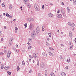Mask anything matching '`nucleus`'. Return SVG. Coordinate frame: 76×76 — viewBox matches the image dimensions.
<instances>
[{"label": "nucleus", "instance_id": "1", "mask_svg": "<svg viewBox=\"0 0 76 76\" xmlns=\"http://www.w3.org/2000/svg\"><path fill=\"white\" fill-rule=\"evenodd\" d=\"M31 37L33 39H35V37H36V34L35 33V30H34L31 34Z\"/></svg>", "mask_w": 76, "mask_h": 76}, {"label": "nucleus", "instance_id": "2", "mask_svg": "<svg viewBox=\"0 0 76 76\" xmlns=\"http://www.w3.org/2000/svg\"><path fill=\"white\" fill-rule=\"evenodd\" d=\"M34 7L37 11H39V6L37 4H34Z\"/></svg>", "mask_w": 76, "mask_h": 76}, {"label": "nucleus", "instance_id": "3", "mask_svg": "<svg viewBox=\"0 0 76 76\" xmlns=\"http://www.w3.org/2000/svg\"><path fill=\"white\" fill-rule=\"evenodd\" d=\"M28 29L30 30V31H32L34 29V24L32 23L30 24Z\"/></svg>", "mask_w": 76, "mask_h": 76}, {"label": "nucleus", "instance_id": "4", "mask_svg": "<svg viewBox=\"0 0 76 76\" xmlns=\"http://www.w3.org/2000/svg\"><path fill=\"white\" fill-rule=\"evenodd\" d=\"M26 20L28 22H31V21H34V18H27Z\"/></svg>", "mask_w": 76, "mask_h": 76}, {"label": "nucleus", "instance_id": "5", "mask_svg": "<svg viewBox=\"0 0 76 76\" xmlns=\"http://www.w3.org/2000/svg\"><path fill=\"white\" fill-rule=\"evenodd\" d=\"M40 30H41V29L39 28V27H38L36 28V32L37 34H39V32H40Z\"/></svg>", "mask_w": 76, "mask_h": 76}, {"label": "nucleus", "instance_id": "6", "mask_svg": "<svg viewBox=\"0 0 76 76\" xmlns=\"http://www.w3.org/2000/svg\"><path fill=\"white\" fill-rule=\"evenodd\" d=\"M33 56L34 57V58H36V57H38V54L36 53H34L33 54Z\"/></svg>", "mask_w": 76, "mask_h": 76}, {"label": "nucleus", "instance_id": "7", "mask_svg": "<svg viewBox=\"0 0 76 76\" xmlns=\"http://www.w3.org/2000/svg\"><path fill=\"white\" fill-rule=\"evenodd\" d=\"M40 67H42V68H44V67L45 65L44 64V63L43 62H41L40 63Z\"/></svg>", "mask_w": 76, "mask_h": 76}, {"label": "nucleus", "instance_id": "8", "mask_svg": "<svg viewBox=\"0 0 76 76\" xmlns=\"http://www.w3.org/2000/svg\"><path fill=\"white\" fill-rule=\"evenodd\" d=\"M57 16L59 18V19H61V18H62L63 16H62V15L61 14H58L57 15Z\"/></svg>", "mask_w": 76, "mask_h": 76}, {"label": "nucleus", "instance_id": "9", "mask_svg": "<svg viewBox=\"0 0 76 76\" xmlns=\"http://www.w3.org/2000/svg\"><path fill=\"white\" fill-rule=\"evenodd\" d=\"M11 54V52H10V50H8L7 53V57L8 58H9L10 57V56Z\"/></svg>", "mask_w": 76, "mask_h": 76}, {"label": "nucleus", "instance_id": "10", "mask_svg": "<svg viewBox=\"0 0 76 76\" xmlns=\"http://www.w3.org/2000/svg\"><path fill=\"white\" fill-rule=\"evenodd\" d=\"M61 13L63 15V16L64 17L66 16V14H65V12H64V10H61Z\"/></svg>", "mask_w": 76, "mask_h": 76}, {"label": "nucleus", "instance_id": "11", "mask_svg": "<svg viewBox=\"0 0 76 76\" xmlns=\"http://www.w3.org/2000/svg\"><path fill=\"white\" fill-rule=\"evenodd\" d=\"M24 3H25V4H29V0H23Z\"/></svg>", "mask_w": 76, "mask_h": 76}, {"label": "nucleus", "instance_id": "12", "mask_svg": "<svg viewBox=\"0 0 76 76\" xmlns=\"http://www.w3.org/2000/svg\"><path fill=\"white\" fill-rule=\"evenodd\" d=\"M28 42H32V38H29L28 39Z\"/></svg>", "mask_w": 76, "mask_h": 76}, {"label": "nucleus", "instance_id": "13", "mask_svg": "<svg viewBox=\"0 0 76 76\" xmlns=\"http://www.w3.org/2000/svg\"><path fill=\"white\" fill-rule=\"evenodd\" d=\"M62 76H66V74L64 72H62L61 73Z\"/></svg>", "mask_w": 76, "mask_h": 76}, {"label": "nucleus", "instance_id": "14", "mask_svg": "<svg viewBox=\"0 0 76 76\" xmlns=\"http://www.w3.org/2000/svg\"><path fill=\"white\" fill-rule=\"evenodd\" d=\"M70 26H71V27H73L74 26H75V24H74V23H71Z\"/></svg>", "mask_w": 76, "mask_h": 76}, {"label": "nucleus", "instance_id": "15", "mask_svg": "<svg viewBox=\"0 0 76 76\" xmlns=\"http://www.w3.org/2000/svg\"><path fill=\"white\" fill-rule=\"evenodd\" d=\"M48 15L50 18H52V17H53V15L51 13H49Z\"/></svg>", "mask_w": 76, "mask_h": 76}, {"label": "nucleus", "instance_id": "16", "mask_svg": "<svg viewBox=\"0 0 76 76\" xmlns=\"http://www.w3.org/2000/svg\"><path fill=\"white\" fill-rule=\"evenodd\" d=\"M42 55L43 56H44L45 57H47V55L46 54V53L45 52H43L42 53Z\"/></svg>", "mask_w": 76, "mask_h": 76}, {"label": "nucleus", "instance_id": "17", "mask_svg": "<svg viewBox=\"0 0 76 76\" xmlns=\"http://www.w3.org/2000/svg\"><path fill=\"white\" fill-rule=\"evenodd\" d=\"M9 68V66H6L4 67V69L5 70H8Z\"/></svg>", "mask_w": 76, "mask_h": 76}, {"label": "nucleus", "instance_id": "18", "mask_svg": "<svg viewBox=\"0 0 76 76\" xmlns=\"http://www.w3.org/2000/svg\"><path fill=\"white\" fill-rule=\"evenodd\" d=\"M73 4L74 5H76V0H73Z\"/></svg>", "mask_w": 76, "mask_h": 76}, {"label": "nucleus", "instance_id": "19", "mask_svg": "<svg viewBox=\"0 0 76 76\" xmlns=\"http://www.w3.org/2000/svg\"><path fill=\"white\" fill-rule=\"evenodd\" d=\"M12 49L15 51H16V52H17V53H18V52H19L18 50L17 49L14 48H13Z\"/></svg>", "mask_w": 76, "mask_h": 76}, {"label": "nucleus", "instance_id": "20", "mask_svg": "<svg viewBox=\"0 0 76 76\" xmlns=\"http://www.w3.org/2000/svg\"><path fill=\"white\" fill-rule=\"evenodd\" d=\"M69 36L70 37H72V31H70L69 32Z\"/></svg>", "mask_w": 76, "mask_h": 76}, {"label": "nucleus", "instance_id": "21", "mask_svg": "<svg viewBox=\"0 0 76 76\" xmlns=\"http://www.w3.org/2000/svg\"><path fill=\"white\" fill-rule=\"evenodd\" d=\"M28 4L27 6L28 8H30V7H31V4H29V2L28 4Z\"/></svg>", "mask_w": 76, "mask_h": 76}, {"label": "nucleus", "instance_id": "22", "mask_svg": "<svg viewBox=\"0 0 76 76\" xmlns=\"http://www.w3.org/2000/svg\"><path fill=\"white\" fill-rule=\"evenodd\" d=\"M37 65L39 66V62L38 60H37Z\"/></svg>", "mask_w": 76, "mask_h": 76}, {"label": "nucleus", "instance_id": "23", "mask_svg": "<svg viewBox=\"0 0 76 76\" xmlns=\"http://www.w3.org/2000/svg\"><path fill=\"white\" fill-rule=\"evenodd\" d=\"M49 55L51 56H53V54L51 53V52H49Z\"/></svg>", "mask_w": 76, "mask_h": 76}, {"label": "nucleus", "instance_id": "24", "mask_svg": "<svg viewBox=\"0 0 76 76\" xmlns=\"http://www.w3.org/2000/svg\"><path fill=\"white\" fill-rule=\"evenodd\" d=\"M1 69H3L4 68V65L3 64H1Z\"/></svg>", "mask_w": 76, "mask_h": 76}, {"label": "nucleus", "instance_id": "25", "mask_svg": "<svg viewBox=\"0 0 76 76\" xmlns=\"http://www.w3.org/2000/svg\"><path fill=\"white\" fill-rule=\"evenodd\" d=\"M12 5L11 4H10V9H12Z\"/></svg>", "mask_w": 76, "mask_h": 76}, {"label": "nucleus", "instance_id": "26", "mask_svg": "<svg viewBox=\"0 0 76 76\" xmlns=\"http://www.w3.org/2000/svg\"><path fill=\"white\" fill-rule=\"evenodd\" d=\"M20 69V68H19V66H17V70L18 71Z\"/></svg>", "mask_w": 76, "mask_h": 76}, {"label": "nucleus", "instance_id": "27", "mask_svg": "<svg viewBox=\"0 0 76 76\" xmlns=\"http://www.w3.org/2000/svg\"><path fill=\"white\" fill-rule=\"evenodd\" d=\"M50 75L51 76H55V75H54V74L53 73V72H51L50 73Z\"/></svg>", "mask_w": 76, "mask_h": 76}, {"label": "nucleus", "instance_id": "28", "mask_svg": "<svg viewBox=\"0 0 76 76\" xmlns=\"http://www.w3.org/2000/svg\"><path fill=\"white\" fill-rule=\"evenodd\" d=\"M73 45H72L70 47V48H69L70 50H72L73 49Z\"/></svg>", "mask_w": 76, "mask_h": 76}, {"label": "nucleus", "instance_id": "29", "mask_svg": "<svg viewBox=\"0 0 76 76\" xmlns=\"http://www.w3.org/2000/svg\"><path fill=\"white\" fill-rule=\"evenodd\" d=\"M70 59H67V62L68 63H69V62H70Z\"/></svg>", "mask_w": 76, "mask_h": 76}, {"label": "nucleus", "instance_id": "30", "mask_svg": "<svg viewBox=\"0 0 76 76\" xmlns=\"http://www.w3.org/2000/svg\"><path fill=\"white\" fill-rule=\"evenodd\" d=\"M48 34L49 36L51 38V34L50 33H49Z\"/></svg>", "mask_w": 76, "mask_h": 76}, {"label": "nucleus", "instance_id": "31", "mask_svg": "<svg viewBox=\"0 0 76 76\" xmlns=\"http://www.w3.org/2000/svg\"><path fill=\"white\" fill-rule=\"evenodd\" d=\"M44 30H45V29H44V26H43L42 27V31H44Z\"/></svg>", "mask_w": 76, "mask_h": 76}, {"label": "nucleus", "instance_id": "32", "mask_svg": "<svg viewBox=\"0 0 76 76\" xmlns=\"http://www.w3.org/2000/svg\"><path fill=\"white\" fill-rule=\"evenodd\" d=\"M46 45H47V46H49V45H50L49 43L46 42Z\"/></svg>", "mask_w": 76, "mask_h": 76}, {"label": "nucleus", "instance_id": "33", "mask_svg": "<svg viewBox=\"0 0 76 76\" xmlns=\"http://www.w3.org/2000/svg\"><path fill=\"white\" fill-rule=\"evenodd\" d=\"M32 71V69H30L29 70V73H31Z\"/></svg>", "mask_w": 76, "mask_h": 76}, {"label": "nucleus", "instance_id": "34", "mask_svg": "<svg viewBox=\"0 0 76 76\" xmlns=\"http://www.w3.org/2000/svg\"><path fill=\"white\" fill-rule=\"evenodd\" d=\"M24 26H25V28H26V27H27L28 26L27 23H25V24H24Z\"/></svg>", "mask_w": 76, "mask_h": 76}, {"label": "nucleus", "instance_id": "35", "mask_svg": "<svg viewBox=\"0 0 76 76\" xmlns=\"http://www.w3.org/2000/svg\"><path fill=\"white\" fill-rule=\"evenodd\" d=\"M7 73L8 75H11V72L9 71H8L7 72Z\"/></svg>", "mask_w": 76, "mask_h": 76}, {"label": "nucleus", "instance_id": "36", "mask_svg": "<svg viewBox=\"0 0 76 76\" xmlns=\"http://www.w3.org/2000/svg\"><path fill=\"white\" fill-rule=\"evenodd\" d=\"M67 10H68V12H70V8L69 7H67Z\"/></svg>", "mask_w": 76, "mask_h": 76}, {"label": "nucleus", "instance_id": "37", "mask_svg": "<svg viewBox=\"0 0 76 76\" xmlns=\"http://www.w3.org/2000/svg\"><path fill=\"white\" fill-rule=\"evenodd\" d=\"M4 6H5V5H4V4H2V7H4Z\"/></svg>", "mask_w": 76, "mask_h": 76}, {"label": "nucleus", "instance_id": "38", "mask_svg": "<svg viewBox=\"0 0 76 76\" xmlns=\"http://www.w3.org/2000/svg\"><path fill=\"white\" fill-rule=\"evenodd\" d=\"M4 54V53H0V55H1V56L3 55Z\"/></svg>", "mask_w": 76, "mask_h": 76}, {"label": "nucleus", "instance_id": "39", "mask_svg": "<svg viewBox=\"0 0 76 76\" xmlns=\"http://www.w3.org/2000/svg\"><path fill=\"white\" fill-rule=\"evenodd\" d=\"M22 64L23 66L25 64V62L24 61H22Z\"/></svg>", "mask_w": 76, "mask_h": 76}, {"label": "nucleus", "instance_id": "40", "mask_svg": "<svg viewBox=\"0 0 76 76\" xmlns=\"http://www.w3.org/2000/svg\"><path fill=\"white\" fill-rule=\"evenodd\" d=\"M9 13H7V14H6V16L7 17H8V16H9Z\"/></svg>", "mask_w": 76, "mask_h": 76}, {"label": "nucleus", "instance_id": "41", "mask_svg": "<svg viewBox=\"0 0 76 76\" xmlns=\"http://www.w3.org/2000/svg\"><path fill=\"white\" fill-rule=\"evenodd\" d=\"M68 25H69V26H70V25L71 24V23L69 22L68 23Z\"/></svg>", "mask_w": 76, "mask_h": 76}, {"label": "nucleus", "instance_id": "42", "mask_svg": "<svg viewBox=\"0 0 76 76\" xmlns=\"http://www.w3.org/2000/svg\"><path fill=\"white\" fill-rule=\"evenodd\" d=\"M31 48H32V46H30L28 48V49H30Z\"/></svg>", "mask_w": 76, "mask_h": 76}, {"label": "nucleus", "instance_id": "43", "mask_svg": "<svg viewBox=\"0 0 76 76\" xmlns=\"http://www.w3.org/2000/svg\"><path fill=\"white\" fill-rule=\"evenodd\" d=\"M29 57H30V58H33V57L31 56H30V55L29 56Z\"/></svg>", "mask_w": 76, "mask_h": 76}, {"label": "nucleus", "instance_id": "44", "mask_svg": "<svg viewBox=\"0 0 76 76\" xmlns=\"http://www.w3.org/2000/svg\"><path fill=\"white\" fill-rule=\"evenodd\" d=\"M15 30H16V31H18V28L17 27H15Z\"/></svg>", "mask_w": 76, "mask_h": 76}, {"label": "nucleus", "instance_id": "45", "mask_svg": "<svg viewBox=\"0 0 76 76\" xmlns=\"http://www.w3.org/2000/svg\"><path fill=\"white\" fill-rule=\"evenodd\" d=\"M42 8L43 9H44V5H42Z\"/></svg>", "mask_w": 76, "mask_h": 76}, {"label": "nucleus", "instance_id": "46", "mask_svg": "<svg viewBox=\"0 0 76 76\" xmlns=\"http://www.w3.org/2000/svg\"><path fill=\"white\" fill-rule=\"evenodd\" d=\"M61 47H64V45H63V44H61Z\"/></svg>", "mask_w": 76, "mask_h": 76}, {"label": "nucleus", "instance_id": "47", "mask_svg": "<svg viewBox=\"0 0 76 76\" xmlns=\"http://www.w3.org/2000/svg\"><path fill=\"white\" fill-rule=\"evenodd\" d=\"M50 50H53V48H49Z\"/></svg>", "mask_w": 76, "mask_h": 76}, {"label": "nucleus", "instance_id": "48", "mask_svg": "<svg viewBox=\"0 0 76 76\" xmlns=\"http://www.w3.org/2000/svg\"><path fill=\"white\" fill-rule=\"evenodd\" d=\"M69 68V67L68 66H66L65 67L66 69H68V68Z\"/></svg>", "mask_w": 76, "mask_h": 76}, {"label": "nucleus", "instance_id": "49", "mask_svg": "<svg viewBox=\"0 0 76 76\" xmlns=\"http://www.w3.org/2000/svg\"><path fill=\"white\" fill-rule=\"evenodd\" d=\"M2 31H0V35H1L2 34Z\"/></svg>", "mask_w": 76, "mask_h": 76}, {"label": "nucleus", "instance_id": "50", "mask_svg": "<svg viewBox=\"0 0 76 76\" xmlns=\"http://www.w3.org/2000/svg\"><path fill=\"white\" fill-rule=\"evenodd\" d=\"M2 16L0 15V18H1V19H2Z\"/></svg>", "mask_w": 76, "mask_h": 76}, {"label": "nucleus", "instance_id": "51", "mask_svg": "<svg viewBox=\"0 0 76 76\" xmlns=\"http://www.w3.org/2000/svg\"><path fill=\"white\" fill-rule=\"evenodd\" d=\"M4 52L5 53H7V50H5L4 51Z\"/></svg>", "mask_w": 76, "mask_h": 76}, {"label": "nucleus", "instance_id": "52", "mask_svg": "<svg viewBox=\"0 0 76 76\" xmlns=\"http://www.w3.org/2000/svg\"><path fill=\"white\" fill-rule=\"evenodd\" d=\"M61 4H62V5H64V2H62Z\"/></svg>", "mask_w": 76, "mask_h": 76}, {"label": "nucleus", "instance_id": "53", "mask_svg": "<svg viewBox=\"0 0 76 76\" xmlns=\"http://www.w3.org/2000/svg\"><path fill=\"white\" fill-rule=\"evenodd\" d=\"M69 45H71V44H72V42H70L69 43Z\"/></svg>", "mask_w": 76, "mask_h": 76}, {"label": "nucleus", "instance_id": "54", "mask_svg": "<svg viewBox=\"0 0 76 76\" xmlns=\"http://www.w3.org/2000/svg\"><path fill=\"white\" fill-rule=\"evenodd\" d=\"M20 8L21 9V10H22V6H21V7H20Z\"/></svg>", "mask_w": 76, "mask_h": 76}, {"label": "nucleus", "instance_id": "55", "mask_svg": "<svg viewBox=\"0 0 76 76\" xmlns=\"http://www.w3.org/2000/svg\"><path fill=\"white\" fill-rule=\"evenodd\" d=\"M1 41H3V38H1Z\"/></svg>", "mask_w": 76, "mask_h": 76}, {"label": "nucleus", "instance_id": "56", "mask_svg": "<svg viewBox=\"0 0 76 76\" xmlns=\"http://www.w3.org/2000/svg\"><path fill=\"white\" fill-rule=\"evenodd\" d=\"M60 13V11L58 10V11L57 12V13Z\"/></svg>", "mask_w": 76, "mask_h": 76}, {"label": "nucleus", "instance_id": "57", "mask_svg": "<svg viewBox=\"0 0 76 76\" xmlns=\"http://www.w3.org/2000/svg\"><path fill=\"white\" fill-rule=\"evenodd\" d=\"M33 63H35V61L34 60H33Z\"/></svg>", "mask_w": 76, "mask_h": 76}, {"label": "nucleus", "instance_id": "58", "mask_svg": "<svg viewBox=\"0 0 76 76\" xmlns=\"http://www.w3.org/2000/svg\"><path fill=\"white\" fill-rule=\"evenodd\" d=\"M47 40L48 41H50V39H49V38H47Z\"/></svg>", "mask_w": 76, "mask_h": 76}, {"label": "nucleus", "instance_id": "59", "mask_svg": "<svg viewBox=\"0 0 76 76\" xmlns=\"http://www.w3.org/2000/svg\"><path fill=\"white\" fill-rule=\"evenodd\" d=\"M27 44H28V45H30V43L29 42L27 43Z\"/></svg>", "mask_w": 76, "mask_h": 76}, {"label": "nucleus", "instance_id": "60", "mask_svg": "<svg viewBox=\"0 0 76 76\" xmlns=\"http://www.w3.org/2000/svg\"><path fill=\"white\" fill-rule=\"evenodd\" d=\"M38 76H41V74H40L39 73Z\"/></svg>", "mask_w": 76, "mask_h": 76}, {"label": "nucleus", "instance_id": "61", "mask_svg": "<svg viewBox=\"0 0 76 76\" xmlns=\"http://www.w3.org/2000/svg\"><path fill=\"white\" fill-rule=\"evenodd\" d=\"M16 47H17V48L18 47V46L17 45H16Z\"/></svg>", "mask_w": 76, "mask_h": 76}, {"label": "nucleus", "instance_id": "62", "mask_svg": "<svg viewBox=\"0 0 76 76\" xmlns=\"http://www.w3.org/2000/svg\"><path fill=\"white\" fill-rule=\"evenodd\" d=\"M15 33H17V30L15 31Z\"/></svg>", "mask_w": 76, "mask_h": 76}, {"label": "nucleus", "instance_id": "63", "mask_svg": "<svg viewBox=\"0 0 76 76\" xmlns=\"http://www.w3.org/2000/svg\"><path fill=\"white\" fill-rule=\"evenodd\" d=\"M60 58H62V56H61Z\"/></svg>", "mask_w": 76, "mask_h": 76}, {"label": "nucleus", "instance_id": "64", "mask_svg": "<svg viewBox=\"0 0 76 76\" xmlns=\"http://www.w3.org/2000/svg\"><path fill=\"white\" fill-rule=\"evenodd\" d=\"M57 32L58 33V32H59V30H58L57 31Z\"/></svg>", "mask_w": 76, "mask_h": 76}]
</instances>
